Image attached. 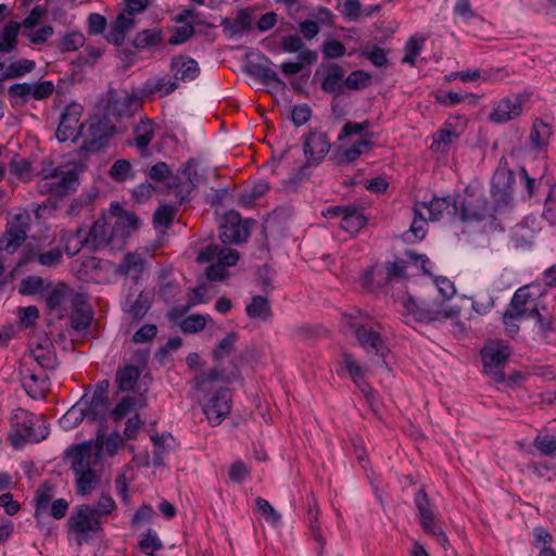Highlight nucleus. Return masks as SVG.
<instances>
[{"label":"nucleus","mask_w":556,"mask_h":556,"mask_svg":"<svg viewBox=\"0 0 556 556\" xmlns=\"http://www.w3.org/2000/svg\"><path fill=\"white\" fill-rule=\"evenodd\" d=\"M514 175L506 168L497 169L492 177V197L495 205L488 203L485 192L481 186L469 185L465 189L464 197L458 203L460 220H482L492 215V212L507 205L511 200V187Z\"/></svg>","instance_id":"f257e3e1"},{"label":"nucleus","mask_w":556,"mask_h":556,"mask_svg":"<svg viewBox=\"0 0 556 556\" xmlns=\"http://www.w3.org/2000/svg\"><path fill=\"white\" fill-rule=\"evenodd\" d=\"M137 225L135 214L125 212L117 203L112 204L111 213L97 219L87 231L89 249L99 250L108 245L121 248Z\"/></svg>","instance_id":"f03ea898"},{"label":"nucleus","mask_w":556,"mask_h":556,"mask_svg":"<svg viewBox=\"0 0 556 556\" xmlns=\"http://www.w3.org/2000/svg\"><path fill=\"white\" fill-rule=\"evenodd\" d=\"M369 122H348L342 127L338 137L339 147L337 150L338 159L341 163H352L361 155L370 151L374 146L371 134L366 130L369 128Z\"/></svg>","instance_id":"7ed1b4c3"},{"label":"nucleus","mask_w":556,"mask_h":556,"mask_svg":"<svg viewBox=\"0 0 556 556\" xmlns=\"http://www.w3.org/2000/svg\"><path fill=\"white\" fill-rule=\"evenodd\" d=\"M345 325L354 330L358 344L368 353L384 357L388 348L381 337L380 324L368 314L356 311L343 316Z\"/></svg>","instance_id":"20e7f679"},{"label":"nucleus","mask_w":556,"mask_h":556,"mask_svg":"<svg viewBox=\"0 0 556 556\" xmlns=\"http://www.w3.org/2000/svg\"><path fill=\"white\" fill-rule=\"evenodd\" d=\"M404 314L418 323H433L443 319H452L458 316L459 311L445 303H418L408 298L403 302Z\"/></svg>","instance_id":"39448f33"},{"label":"nucleus","mask_w":556,"mask_h":556,"mask_svg":"<svg viewBox=\"0 0 556 556\" xmlns=\"http://www.w3.org/2000/svg\"><path fill=\"white\" fill-rule=\"evenodd\" d=\"M238 334L236 332H229L223 338L213 351V358L216 362V367L210 372L203 374L195 378L198 387H203L206 381H226L229 382L235 379L238 375V369L235 366L232 370L227 372L225 369L218 368L223 362L230 358L236 350V343Z\"/></svg>","instance_id":"423d86ee"},{"label":"nucleus","mask_w":556,"mask_h":556,"mask_svg":"<svg viewBox=\"0 0 556 556\" xmlns=\"http://www.w3.org/2000/svg\"><path fill=\"white\" fill-rule=\"evenodd\" d=\"M238 260L237 251L216 244L207 245L197 257L199 263H212L206 269V277L210 280H223L227 276V267L236 265Z\"/></svg>","instance_id":"0eeeda50"},{"label":"nucleus","mask_w":556,"mask_h":556,"mask_svg":"<svg viewBox=\"0 0 556 556\" xmlns=\"http://www.w3.org/2000/svg\"><path fill=\"white\" fill-rule=\"evenodd\" d=\"M509 356L510 350L507 344L497 339L489 340L481 351L485 374L495 381H503V369Z\"/></svg>","instance_id":"6e6552de"},{"label":"nucleus","mask_w":556,"mask_h":556,"mask_svg":"<svg viewBox=\"0 0 556 556\" xmlns=\"http://www.w3.org/2000/svg\"><path fill=\"white\" fill-rule=\"evenodd\" d=\"M49 371L51 370L31 365H22L20 362V380L28 396L35 400L43 399L46 396L50 387Z\"/></svg>","instance_id":"1a4fd4ad"},{"label":"nucleus","mask_w":556,"mask_h":556,"mask_svg":"<svg viewBox=\"0 0 556 556\" xmlns=\"http://www.w3.org/2000/svg\"><path fill=\"white\" fill-rule=\"evenodd\" d=\"M534 315H538L535 298L530 292L529 287H521L515 292L509 307L503 315V321L508 328L511 320H518L521 317L530 318Z\"/></svg>","instance_id":"9d476101"},{"label":"nucleus","mask_w":556,"mask_h":556,"mask_svg":"<svg viewBox=\"0 0 556 556\" xmlns=\"http://www.w3.org/2000/svg\"><path fill=\"white\" fill-rule=\"evenodd\" d=\"M22 365H31L53 370L56 367V356L51 340L47 337L31 342L29 352L20 361Z\"/></svg>","instance_id":"9b49d317"},{"label":"nucleus","mask_w":556,"mask_h":556,"mask_svg":"<svg viewBox=\"0 0 556 556\" xmlns=\"http://www.w3.org/2000/svg\"><path fill=\"white\" fill-rule=\"evenodd\" d=\"M14 426L23 439L31 442L45 440L49 434L45 420L41 417L29 414L25 409L15 410Z\"/></svg>","instance_id":"f8f14e48"},{"label":"nucleus","mask_w":556,"mask_h":556,"mask_svg":"<svg viewBox=\"0 0 556 556\" xmlns=\"http://www.w3.org/2000/svg\"><path fill=\"white\" fill-rule=\"evenodd\" d=\"M27 216L15 214L8 220V228L0 238V253L13 254L26 239Z\"/></svg>","instance_id":"ddd939ff"},{"label":"nucleus","mask_w":556,"mask_h":556,"mask_svg":"<svg viewBox=\"0 0 556 556\" xmlns=\"http://www.w3.org/2000/svg\"><path fill=\"white\" fill-rule=\"evenodd\" d=\"M231 410V395L228 389L220 388L203 405V413L212 426H218Z\"/></svg>","instance_id":"4468645a"},{"label":"nucleus","mask_w":556,"mask_h":556,"mask_svg":"<svg viewBox=\"0 0 556 556\" xmlns=\"http://www.w3.org/2000/svg\"><path fill=\"white\" fill-rule=\"evenodd\" d=\"M66 455L71 459V468L75 473L93 470L91 467L100 460L91 440L72 446Z\"/></svg>","instance_id":"2eb2a0df"},{"label":"nucleus","mask_w":556,"mask_h":556,"mask_svg":"<svg viewBox=\"0 0 556 556\" xmlns=\"http://www.w3.org/2000/svg\"><path fill=\"white\" fill-rule=\"evenodd\" d=\"M81 111V106L75 103L65 108L55 134L59 141L77 140L83 128L80 123Z\"/></svg>","instance_id":"dca6fc26"},{"label":"nucleus","mask_w":556,"mask_h":556,"mask_svg":"<svg viewBox=\"0 0 556 556\" xmlns=\"http://www.w3.org/2000/svg\"><path fill=\"white\" fill-rule=\"evenodd\" d=\"M249 222L242 220L240 215L230 211L220 222V239L224 243H239L249 237Z\"/></svg>","instance_id":"f3484780"},{"label":"nucleus","mask_w":556,"mask_h":556,"mask_svg":"<svg viewBox=\"0 0 556 556\" xmlns=\"http://www.w3.org/2000/svg\"><path fill=\"white\" fill-rule=\"evenodd\" d=\"M68 528L78 534L87 532H97L102 529V520H100L91 510V505H79L74 508L68 520Z\"/></svg>","instance_id":"a211bd4d"},{"label":"nucleus","mask_w":556,"mask_h":556,"mask_svg":"<svg viewBox=\"0 0 556 556\" xmlns=\"http://www.w3.org/2000/svg\"><path fill=\"white\" fill-rule=\"evenodd\" d=\"M414 212L419 216H427L429 220H438L444 214H458V203L450 197L433 198L430 202L416 203Z\"/></svg>","instance_id":"6ab92c4d"},{"label":"nucleus","mask_w":556,"mask_h":556,"mask_svg":"<svg viewBox=\"0 0 556 556\" xmlns=\"http://www.w3.org/2000/svg\"><path fill=\"white\" fill-rule=\"evenodd\" d=\"M466 127V119L455 117L447 121L441 129L433 135L431 148L435 152H446L464 132Z\"/></svg>","instance_id":"aec40b11"},{"label":"nucleus","mask_w":556,"mask_h":556,"mask_svg":"<svg viewBox=\"0 0 556 556\" xmlns=\"http://www.w3.org/2000/svg\"><path fill=\"white\" fill-rule=\"evenodd\" d=\"M330 142L327 136L320 131H311L304 137L303 152L306 165H318L329 152Z\"/></svg>","instance_id":"412c9836"},{"label":"nucleus","mask_w":556,"mask_h":556,"mask_svg":"<svg viewBox=\"0 0 556 556\" xmlns=\"http://www.w3.org/2000/svg\"><path fill=\"white\" fill-rule=\"evenodd\" d=\"M76 184L77 175L74 170L59 169V172L54 175L53 178H51V180L38 181V189L42 194L62 197L70 190L74 189Z\"/></svg>","instance_id":"4be33fe9"},{"label":"nucleus","mask_w":556,"mask_h":556,"mask_svg":"<svg viewBox=\"0 0 556 556\" xmlns=\"http://www.w3.org/2000/svg\"><path fill=\"white\" fill-rule=\"evenodd\" d=\"M522 105L523 98L520 94L506 97L493 104L489 118L495 124L506 123L521 114Z\"/></svg>","instance_id":"5701e85b"},{"label":"nucleus","mask_w":556,"mask_h":556,"mask_svg":"<svg viewBox=\"0 0 556 556\" xmlns=\"http://www.w3.org/2000/svg\"><path fill=\"white\" fill-rule=\"evenodd\" d=\"M326 217H341L340 227L355 233L366 225V218L357 210L349 206H332L324 212Z\"/></svg>","instance_id":"b1692460"},{"label":"nucleus","mask_w":556,"mask_h":556,"mask_svg":"<svg viewBox=\"0 0 556 556\" xmlns=\"http://www.w3.org/2000/svg\"><path fill=\"white\" fill-rule=\"evenodd\" d=\"M68 296V309L72 308L74 327L76 329L86 328L92 318L86 295L70 289Z\"/></svg>","instance_id":"393cba45"},{"label":"nucleus","mask_w":556,"mask_h":556,"mask_svg":"<svg viewBox=\"0 0 556 556\" xmlns=\"http://www.w3.org/2000/svg\"><path fill=\"white\" fill-rule=\"evenodd\" d=\"M92 441L100 458L102 456H114L125 444L122 435L118 432H113L110 435H105V429L102 424H99L96 431V439Z\"/></svg>","instance_id":"a878e982"},{"label":"nucleus","mask_w":556,"mask_h":556,"mask_svg":"<svg viewBox=\"0 0 556 556\" xmlns=\"http://www.w3.org/2000/svg\"><path fill=\"white\" fill-rule=\"evenodd\" d=\"M103 384L104 382L97 387L90 400L87 399L86 420L88 421H99L101 424L109 412L108 382H105V386Z\"/></svg>","instance_id":"bb28decb"},{"label":"nucleus","mask_w":556,"mask_h":556,"mask_svg":"<svg viewBox=\"0 0 556 556\" xmlns=\"http://www.w3.org/2000/svg\"><path fill=\"white\" fill-rule=\"evenodd\" d=\"M170 72L175 79L190 81L198 77L200 68L198 63L187 55H176L170 62Z\"/></svg>","instance_id":"cd10ccee"},{"label":"nucleus","mask_w":556,"mask_h":556,"mask_svg":"<svg viewBox=\"0 0 556 556\" xmlns=\"http://www.w3.org/2000/svg\"><path fill=\"white\" fill-rule=\"evenodd\" d=\"M281 49L287 53H298V60L311 64L316 61L317 53L305 48L299 35H288L281 40Z\"/></svg>","instance_id":"c85d7f7f"},{"label":"nucleus","mask_w":556,"mask_h":556,"mask_svg":"<svg viewBox=\"0 0 556 556\" xmlns=\"http://www.w3.org/2000/svg\"><path fill=\"white\" fill-rule=\"evenodd\" d=\"M344 70L337 64H331L325 70L321 89L329 93L340 94L344 90Z\"/></svg>","instance_id":"c756f323"},{"label":"nucleus","mask_w":556,"mask_h":556,"mask_svg":"<svg viewBox=\"0 0 556 556\" xmlns=\"http://www.w3.org/2000/svg\"><path fill=\"white\" fill-rule=\"evenodd\" d=\"M70 289L65 285L58 286L50 291L47 298L48 307L56 313L58 318H62L68 313Z\"/></svg>","instance_id":"7c9ffc66"},{"label":"nucleus","mask_w":556,"mask_h":556,"mask_svg":"<svg viewBox=\"0 0 556 556\" xmlns=\"http://www.w3.org/2000/svg\"><path fill=\"white\" fill-rule=\"evenodd\" d=\"M131 102V97L126 92H111L108 98L105 122H110L111 116L117 118L126 114Z\"/></svg>","instance_id":"2f4dec72"},{"label":"nucleus","mask_w":556,"mask_h":556,"mask_svg":"<svg viewBox=\"0 0 556 556\" xmlns=\"http://www.w3.org/2000/svg\"><path fill=\"white\" fill-rule=\"evenodd\" d=\"M87 395H84L75 405H73L60 419V426L68 431L77 427L86 419Z\"/></svg>","instance_id":"473e14b6"},{"label":"nucleus","mask_w":556,"mask_h":556,"mask_svg":"<svg viewBox=\"0 0 556 556\" xmlns=\"http://www.w3.org/2000/svg\"><path fill=\"white\" fill-rule=\"evenodd\" d=\"M135 26V17L126 12H121L108 35V40L121 45L126 34Z\"/></svg>","instance_id":"72a5a7b5"},{"label":"nucleus","mask_w":556,"mask_h":556,"mask_svg":"<svg viewBox=\"0 0 556 556\" xmlns=\"http://www.w3.org/2000/svg\"><path fill=\"white\" fill-rule=\"evenodd\" d=\"M249 73L262 80L265 84H271L276 90H285L286 84L282 81L278 74L268 65L261 63H250L248 66Z\"/></svg>","instance_id":"f704fd0d"},{"label":"nucleus","mask_w":556,"mask_h":556,"mask_svg":"<svg viewBox=\"0 0 556 556\" xmlns=\"http://www.w3.org/2000/svg\"><path fill=\"white\" fill-rule=\"evenodd\" d=\"M123 309L136 319L142 318L150 308V299L143 292H140L136 299L131 295H126L122 302Z\"/></svg>","instance_id":"c9c22d12"},{"label":"nucleus","mask_w":556,"mask_h":556,"mask_svg":"<svg viewBox=\"0 0 556 556\" xmlns=\"http://www.w3.org/2000/svg\"><path fill=\"white\" fill-rule=\"evenodd\" d=\"M177 87L175 81L165 76L152 77L146 81L142 92L147 96L159 94L165 97L176 90Z\"/></svg>","instance_id":"e433bc0d"},{"label":"nucleus","mask_w":556,"mask_h":556,"mask_svg":"<svg viewBox=\"0 0 556 556\" xmlns=\"http://www.w3.org/2000/svg\"><path fill=\"white\" fill-rule=\"evenodd\" d=\"M135 143L144 151L155 135V125L148 118H142L134 128Z\"/></svg>","instance_id":"4c0bfd02"},{"label":"nucleus","mask_w":556,"mask_h":556,"mask_svg":"<svg viewBox=\"0 0 556 556\" xmlns=\"http://www.w3.org/2000/svg\"><path fill=\"white\" fill-rule=\"evenodd\" d=\"M162 41V30L154 27L139 31L134 39V46L139 50H146L159 46Z\"/></svg>","instance_id":"58836bf2"},{"label":"nucleus","mask_w":556,"mask_h":556,"mask_svg":"<svg viewBox=\"0 0 556 556\" xmlns=\"http://www.w3.org/2000/svg\"><path fill=\"white\" fill-rule=\"evenodd\" d=\"M62 241L64 242L65 252L70 256L76 255L84 247L89 248L87 231L83 228H78L73 233H64Z\"/></svg>","instance_id":"ea45409f"},{"label":"nucleus","mask_w":556,"mask_h":556,"mask_svg":"<svg viewBox=\"0 0 556 556\" xmlns=\"http://www.w3.org/2000/svg\"><path fill=\"white\" fill-rule=\"evenodd\" d=\"M36 64L33 60L22 59L4 65L0 63V70H4L2 77L4 79H13L22 77L30 73L35 68Z\"/></svg>","instance_id":"a19ab883"},{"label":"nucleus","mask_w":556,"mask_h":556,"mask_svg":"<svg viewBox=\"0 0 556 556\" xmlns=\"http://www.w3.org/2000/svg\"><path fill=\"white\" fill-rule=\"evenodd\" d=\"M143 269V261L140 255L128 253L117 266V273L131 276L137 279Z\"/></svg>","instance_id":"79ce46f5"},{"label":"nucleus","mask_w":556,"mask_h":556,"mask_svg":"<svg viewBox=\"0 0 556 556\" xmlns=\"http://www.w3.org/2000/svg\"><path fill=\"white\" fill-rule=\"evenodd\" d=\"M551 135V127L546 123L535 121L530 131V142L533 148L542 149L547 146Z\"/></svg>","instance_id":"37998d69"},{"label":"nucleus","mask_w":556,"mask_h":556,"mask_svg":"<svg viewBox=\"0 0 556 556\" xmlns=\"http://www.w3.org/2000/svg\"><path fill=\"white\" fill-rule=\"evenodd\" d=\"M139 369L134 365H127L119 368L116 372V382L122 391H130L134 389L139 378Z\"/></svg>","instance_id":"c03bdc74"},{"label":"nucleus","mask_w":556,"mask_h":556,"mask_svg":"<svg viewBox=\"0 0 556 556\" xmlns=\"http://www.w3.org/2000/svg\"><path fill=\"white\" fill-rule=\"evenodd\" d=\"M437 516L438 511L429 513L427 515L419 516V521L426 533L433 535L441 545H444L447 542V539L442 528L438 525Z\"/></svg>","instance_id":"a18cd8bd"},{"label":"nucleus","mask_w":556,"mask_h":556,"mask_svg":"<svg viewBox=\"0 0 556 556\" xmlns=\"http://www.w3.org/2000/svg\"><path fill=\"white\" fill-rule=\"evenodd\" d=\"M223 24L232 34H242L251 28L252 17L248 10H241L233 18H227Z\"/></svg>","instance_id":"49530a36"},{"label":"nucleus","mask_w":556,"mask_h":556,"mask_svg":"<svg viewBox=\"0 0 556 556\" xmlns=\"http://www.w3.org/2000/svg\"><path fill=\"white\" fill-rule=\"evenodd\" d=\"M53 496H54V488L48 482H45L37 489L36 496H35V501H36L35 516L36 517H38L40 514L45 513L49 508Z\"/></svg>","instance_id":"de8ad7c7"},{"label":"nucleus","mask_w":556,"mask_h":556,"mask_svg":"<svg viewBox=\"0 0 556 556\" xmlns=\"http://www.w3.org/2000/svg\"><path fill=\"white\" fill-rule=\"evenodd\" d=\"M245 312L250 318L266 320L270 317V305L265 298L254 296L251 303L247 305Z\"/></svg>","instance_id":"09e8293b"},{"label":"nucleus","mask_w":556,"mask_h":556,"mask_svg":"<svg viewBox=\"0 0 556 556\" xmlns=\"http://www.w3.org/2000/svg\"><path fill=\"white\" fill-rule=\"evenodd\" d=\"M534 447L545 456L556 455V434L541 431L533 440Z\"/></svg>","instance_id":"8fccbe9b"},{"label":"nucleus","mask_w":556,"mask_h":556,"mask_svg":"<svg viewBox=\"0 0 556 556\" xmlns=\"http://www.w3.org/2000/svg\"><path fill=\"white\" fill-rule=\"evenodd\" d=\"M76 476V491L80 495L90 494L99 482V478L94 470L84 471L83 473H75Z\"/></svg>","instance_id":"3c124183"},{"label":"nucleus","mask_w":556,"mask_h":556,"mask_svg":"<svg viewBox=\"0 0 556 556\" xmlns=\"http://www.w3.org/2000/svg\"><path fill=\"white\" fill-rule=\"evenodd\" d=\"M20 27V24L11 22L3 28L0 38L1 52L9 53L15 49L16 37L18 35Z\"/></svg>","instance_id":"603ef678"},{"label":"nucleus","mask_w":556,"mask_h":556,"mask_svg":"<svg viewBox=\"0 0 556 556\" xmlns=\"http://www.w3.org/2000/svg\"><path fill=\"white\" fill-rule=\"evenodd\" d=\"M343 363L345 368L348 369L351 378L355 382V384L363 391L366 392V384L364 381V369L359 366V364L354 359V357L349 354H343Z\"/></svg>","instance_id":"864d4df0"},{"label":"nucleus","mask_w":556,"mask_h":556,"mask_svg":"<svg viewBox=\"0 0 556 556\" xmlns=\"http://www.w3.org/2000/svg\"><path fill=\"white\" fill-rule=\"evenodd\" d=\"M478 96L467 92L448 91L437 96V101L445 106H452L459 102L468 101L471 104L478 102Z\"/></svg>","instance_id":"5fc2aeb1"},{"label":"nucleus","mask_w":556,"mask_h":556,"mask_svg":"<svg viewBox=\"0 0 556 556\" xmlns=\"http://www.w3.org/2000/svg\"><path fill=\"white\" fill-rule=\"evenodd\" d=\"M502 70H496V71H493V72H484L482 74L481 71L479 70H468V71H462V72H458V79L463 80V81H468V80H476V79H479V78H483L484 80H491V81H497V80H501L502 78H504L505 75L502 74Z\"/></svg>","instance_id":"6e6d98bb"},{"label":"nucleus","mask_w":556,"mask_h":556,"mask_svg":"<svg viewBox=\"0 0 556 556\" xmlns=\"http://www.w3.org/2000/svg\"><path fill=\"white\" fill-rule=\"evenodd\" d=\"M116 508V503L112 496L108 494H102L98 501L91 505V510L100 520L103 517L112 514Z\"/></svg>","instance_id":"4d7b16f0"},{"label":"nucleus","mask_w":556,"mask_h":556,"mask_svg":"<svg viewBox=\"0 0 556 556\" xmlns=\"http://www.w3.org/2000/svg\"><path fill=\"white\" fill-rule=\"evenodd\" d=\"M424 47V39L417 38L415 36L410 37L404 47V56L403 63H407L412 66L415 65L416 59L419 55L421 49Z\"/></svg>","instance_id":"13d9d810"},{"label":"nucleus","mask_w":556,"mask_h":556,"mask_svg":"<svg viewBox=\"0 0 556 556\" xmlns=\"http://www.w3.org/2000/svg\"><path fill=\"white\" fill-rule=\"evenodd\" d=\"M85 43V37L83 33L77 30H71L66 33L61 39L59 47L64 52L76 51Z\"/></svg>","instance_id":"bf43d9fd"},{"label":"nucleus","mask_w":556,"mask_h":556,"mask_svg":"<svg viewBox=\"0 0 556 556\" xmlns=\"http://www.w3.org/2000/svg\"><path fill=\"white\" fill-rule=\"evenodd\" d=\"M110 176L116 181H126L134 178L131 164L126 160L116 161L110 168Z\"/></svg>","instance_id":"052dcab7"},{"label":"nucleus","mask_w":556,"mask_h":556,"mask_svg":"<svg viewBox=\"0 0 556 556\" xmlns=\"http://www.w3.org/2000/svg\"><path fill=\"white\" fill-rule=\"evenodd\" d=\"M176 215V208L172 205H162L155 213H154V225L159 229H165L169 227L172 224L174 217Z\"/></svg>","instance_id":"680f3d73"},{"label":"nucleus","mask_w":556,"mask_h":556,"mask_svg":"<svg viewBox=\"0 0 556 556\" xmlns=\"http://www.w3.org/2000/svg\"><path fill=\"white\" fill-rule=\"evenodd\" d=\"M371 76L364 71L352 72L344 80V88L358 90L369 85Z\"/></svg>","instance_id":"e2e57ef3"},{"label":"nucleus","mask_w":556,"mask_h":556,"mask_svg":"<svg viewBox=\"0 0 556 556\" xmlns=\"http://www.w3.org/2000/svg\"><path fill=\"white\" fill-rule=\"evenodd\" d=\"M208 319L207 315H191L181 321L180 328L184 332H198L205 327Z\"/></svg>","instance_id":"0e129e2a"},{"label":"nucleus","mask_w":556,"mask_h":556,"mask_svg":"<svg viewBox=\"0 0 556 556\" xmlns=\"http://www.w3.org/2000/svg\"><path fill=\"white\" fill-rule=\"evenodd\" d=\"M45 281L41 277L29 276L22 280L20 292L25 295H34L43 291Z\"/></svg>","instance_id":"69168bd1"},{"label":"nucleus","mask_w":556,"mask_h":556,"mask_svg":"<svg viewBox=\"0 0 556 556\" xmlns=\"http://www.w3.org/2000/svg\"><path fill=\"white\" fill-rule=\"evenodd\" d=\"M257 511L265 518L270 525H278L280 521V515L274 509L268 501L257 497L255 501Z\"/></svg>","instance_id":"338daca9"},{"label":"nucleus","mask_w":556,"mask_h":556,"mask_svg":"<svg viewBox=\"0 0 556 556\" xmlns=\"http://www.w3.org/2000/svg\"><path fill=\"white\" fill-rule=\"evenodd\" d=\"M542 216L551 224L556 223V186L551 187L545 199Z\"/></svg>","instance_id":"774afa93"}]
</instances>
